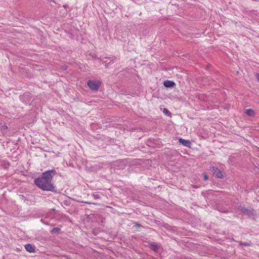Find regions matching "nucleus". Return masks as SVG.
Instances as JSON below:
<instances>
[{
	"instance_id": "nucleus-1",
	"label": "nucleus",
	"mask_w": 259,
	"mask_h": 259,
	"mask_svg": "<svg viewBox=\"0 0 259 259\" xmlns=\"http://www.w3.org/2000/svg\"><path fill=\"white\" fill-rule=\"evenodd\" d=\"M55 173L54 170L46 171L42 174L41 177L35 180V184L42 190L53 191L54 187L52 183V179Z\"/></svg>"
},
{
	"instance_id": "nucleus-2",
	"label": "nucleus",
	"mask_w": 259,
	"mask_h": 259,
	"mask_svg": "<svg viewBox=\"0 0 259 259\" xmlns=\"http://www.w3.org/2000/svg\"><path fill=\"white\" fill-rule=\"evenodd\" d=\"M101 82L99 80H89L87 81V85L89 88L93 91H98Z\"/></svg>"
},
{
	"instance_id": "nucleus-3",
	"label": "nucleus",
	"mask_w": 259,
	"mask_h": 259,
	"mask_svg": "<svg viewBox=\"0 0 259 259\" xmlns=\"http://www.w3.org/2000/svg\"><path fill=\"white\" fill-rule=\"evenodd\" d=\"M210 170L213 172V175H214L218 178L222 179L223 178V175L222 172L217 167L215 166H211L210 167Z\"/></svg>"
},
{
	"instance_id": "nucleus-4",
	"label": "nucleus",
	"mask_w": 259,
	"mask_h": 259,
	"mask_svg": "<svg viewBox=\"0 0 259 259\" xmlns=\"http://www.w3.org/2000/svg\"><path fill=\"white\" fill-rule=\"evenodd\" d=\"M179 142L183 144L184 146H186L187 147H190L191 143L190 141L185 140L182 138L179 139Z\"/></svg>"
},
{
	"instance_id": "nucleus-5",
	"label": "nucleus",
	"mask_w": 259,
	"mask_h": 259,
	"mask_svg": "<svg viewBox=\"0 0 259 259\" xmlns=\"http://www.w3.org/2000/svg\"><path fill=\"white\" fill-rule=\"evenodd\" d=\"M163 85L165 87L171 88L175 85V83L172 81L167 80L163 82Z\"/></svg>"
},
{
	"instance_id": "nucleus-6",
	"label": "nucleus",
	"mask_w": 259,
	"mask_h": 259,
	"mask_svg": "<svg viewBox=\"0 0 259 259\" xmlns=\"http://www.w3.org/2000/svg\"><path fill=\"white\" fill-rule=\"evenodd\" d=\"M25 248L29 252H34L35 251L34 247L30 244L25 245Z\"/></svg>"
},
{
	"instance_id": "nucleus-7",
	"label": "nucleus",
	"mask_w": 259,
	"mask_h": 259,
	"mask_svg": "<svg viewBox=\"0 0 259 259\" xmlns=\"http://www.w3.org/2000/svg\"><path fill=\"white\" fill-rule=\"evenodd\" d=\"M245 114L248 116H254L255 115V111L252 109H247L244 111Z\"/></svg>"
},
{
	"instance_id": "nucleus-8",
	"label": "nucleus",
	"mask_w": 259,
	"mask_h": 259,
	"mask_svg": "<svg viewBox=\"0 0 259 259\" xmlns=\"http://www.w3.org/2000/svg\"><path fill=\"white\" fill-rule=\"evenodd\" d=\"M61 229L59 228H53L51 231V233L52 234H58L60 232Z\"/></svg>"
},
{
	"instance_id": "nucleus-9",
	"label": "nucleus",
	"mask_w": 259,
	"mask_h": 259,
	"mask_svg": "<svg viewBox=\"0 0 259 259\" xmlns=\"http://www.w3.org/2000/svg\"><path fill=\"white\" fill-rule=\"evenodd\" d=\"M163 112L165 114V115H169V114H170V113L169 112V110L166 108H164L163 109Z\"/></svg>"
},
{
	"instance_id": "nucleus-10",
	"label": "nucleus",
	"mask_w": 259,
	"mask_h": 259,
	"mask_svg": "<svg viewBox=\"0 0 259 259\" xmlns=\"http://www.w3.org/2000/svg\"><path fill=\"white\" fill-rule=\"evenodd\" d=\"M158 248V247L156 245H153L152 246V249L155 251H156Z\"/></svg>"
},
{
	"instance_id": "nucleus-11",
	"label": "nucleus",
	"mask_w": 259,
	"mask_h": 259,
	"mask_svg": "<svg viewBox=\"0 0 259 259\" xmlns=\"http://www.w3.org/2000/svg\"><path fill=\"white\" fill-rule=\"evenodd\" d=\"M203 176L204 177V180L207 181L208 180V177L207 176V175L205 173H203Z\"/></svg>"
},
{
	"instance_id": "nucleus-12",
	"label": "nucleus",
	"mask_w": 259,
	"mask_h": 259,
	"mask_svg": "<svg viewBox=\"0 0 259 259\" xmlns=\"http://www.w3.org/2000/svg\"><path fill=\"white\" fill-rule=\"evenodd\" d=\"M8 128L7 126L4 125L1 127V129L3 130H6Z\"/></svg>"
},
{
	"instance_id": "nucleus-13",
	"label": "nucleus",
	"mask_w": 259,
	"mask_h": 259,
	"mask_svg": "<svg viewBox=\"0 0 259 259\" xmlns=\"http://www.w3.org/2000/svg\"><path fill=\"white\" fill-rule=\"evenodd\" d=\"M255 76H256V78L258 82H259V74L258 73H256V75H255Z\"/></svg>"
}]
</instances>
